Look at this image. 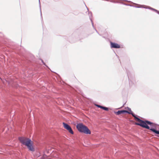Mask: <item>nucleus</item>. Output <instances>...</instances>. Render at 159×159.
Segmentation results:
<instances>
[{
  "mask_svg": "<svg viewBox=\"0 0 159 159\" xmlns=\"http://www.w3.org/2000/svg\"><path fill=\"white\" fill-rule=\"evenodd\" d=\"M127 113L129 114H131L132 116L139 123H135V124L136 125H139L143 128H145L148 129H150V128L149 126L148 125H150L153 126L154 125V124L153 123L151 122L150 121L146 120V121H143L138 117H137L132 112V111L130 110L129 111H128V112H127Z\"/></svg>",
  "mask_w": 159,
  "mask_h": 159,
  "instance_id": "f257e3e1",
  "label": "nucleus"
},
{
  "mask_svg": "<svg viewBox=\"0 0 159 159\" xmlns=\"http://www.w3.org/2000/svg\"><path fill=\"white\" fill-rule=\"evenodd\" d=\"M19 139L21 143L27 147L29 150L31 151H34L33 142L31 139L24 137H19Z\"/></svg>",
  "mask_w": 159,
  "mask_h": 159,
  "instance_id": "f03ea898",
  "label": "nucleus"
},
{
  "mask_svg": "<svg viewBox=\"0 0 159 159\" xmlns=\"http://www.w3.org/2000/svg\"><path fill=\"white\" fill-rule=\"evenodd\" d=\"M76 127L78 130L80 132L86 134H91L90 130L87 126L83 125L82 123L77 124Z\"/></svg>",
  "mask_w": 159,
  "mask_h": 159,
  "instance_id": "7ed1b4c3",
  "label": "nucleus"
},
{
  "mask_svg": "<svg viewBox=\"0 0 159 159\" xmlns=\"http://www.w3.org/2000/svg\"><path fill=\"white\" fill-rule=\"evenodd\" d=\"M122 3L123 4L126 5H127V6H129L131 7H137V8H148V9H151V10H152L153 11H154L156 12L158 14H159V11H158L157 10H156V9H155L154 8H152L151 7H150L145 6V7H144L143 6L139 5V4H135L136 5H139V6H141L138 7L137 6H133V5H131L128 4H125V3Z\"/></svg>",
  "mask_w": 159,
  "mask_h": 159,
  "instance_id": "20e7f679",
  "label": "nucleus"
},
{
  "mask_svg": "<svg viewBox=\"0 0 159 159\" xmlns=\"http://www.w3.org/2000/svg\"><path fill=\"white\" fill-rule=\"evenodd\" d=\"M63 125L64 128L66 129L69 133L71 134H73L74 132L71 127L67 124L64 122L63 123Z\"/></svg>",
  "mask_w": 159,
  "mask_h": 159,
  "instance_id": "39448f33",
  "label": "nucleus"
},
{
  "mask_svg": "<svg viewBox=\"0 0 159 159\" xmlns=\"http://www.w3.org/2000/svg\"><path fill=\"white\" fill-rule=\"evenodd\" d=\"M111 47V48H120V46L118 43L110 42Z\"/></svg>",
  "mask_w": 159,
  "mask_h": 159,
  "instance_id": "423d86ee",
  "label": "nucleus"
},
{
  "mask_svg": "<svg viewBox=\"0 0 159 159\" xmlns=\"http://www.w3.org/2000/svg\"><path fill=\"white\" fill-rule=\"evenodd\" d=\"M88 14H89V19L91 22V23H92V26L94 28V29L95 30L96 32L97 33H98L97 30H96V29L94 27V25H93V20L92 19V18H91V17H92V13L91 12H89V13H88Z\"/></svg>",
  "mask_w": 159,
  "mask_h": 159,
  "instance_id": "0eeeda50",
  "label": "nucleus"
},
{
  "mask_svg": "<svg viewBox=\"0 0 159 159\" xmlns=\"http://www.w3.org/2000/svg\"><path fill=\"white\" fill-rule=\"evenodd\" d=\"M128 112V111L126 110H120L118 111L115 112V114L117 115H119L121 114H123L125 113Z\"/></svg>",
  "mask_w": 159,
  "mask_h": 159,
  "instance_id": "6e6552de",
  "label": "nucleus"
},
{
  "mask_svg": "<svg viewBox=\"0 0 159 159\" xmlns=\"http://www.w3.org/2000/svg\"><path fill=\"white\" fill-rule=\"evenodd\" d=\"M51 156L54 157L58 158V153L56 152H54L51 154Z\"/></svg>",
  "mask_w": 159,
  "mask_h": 159,
  "instance_id": "1a4fd4ad",
  "label": "nucleus"
},
{
  "mask_svg": "<svg viewBox=\"0 0 159 159\" xmlns=\"http://www.w3.org/2000/svg\"><path fill=\"white\" fill-rule=\"evenodd\" d=\"M150 129L153 132H154V133H156L157 134H159V130L157 131V130H156L155 129H152V128Z\"/></svg>",
  "mask_w": 159,
  "mask_h": 159,
  "instance_id": "9d476101",
  "label": "nucleus"
},
{
  "mask_svg": "<svg viewBox=\"0 0 159 159\" xmlns=\"http://www.w3.org/2000/svg\"><path fill=\"white\" fill-rule=\"evenodd\" d=\"M39 6L40 9V15H41V17L42 18V12H41V4H40V0H39Z\"/></svg>",
  "mask_w": 159,
  "mask_h": 159,
  "instance_id": "9b49d317",
  "label": "nucleus"
},
{
  "mask_svg": "<svg viewBox=\"0 0 159 159\" xmlns=\"http://www.w3.org/2000/svg\"><path fill=\"white\" fill-rule=\"evenodd\" d=\"M43 157L45 159H51L50 157H47L46 155L44 156Z\"/></svg>",
  "mask_w": 159,
  "mask_h": 159,
  "instance_id": "f8f14e48",
  "label": "nucleus"
},
{
  "mask_svg": "<svg viewBox=\"0 0 159 159\" xmlns=\"http://www.w3.org/2000/svg\"><path fill=\"white\" fill-rule=\"evenodd\" d=\"M102 109L103 110H105V111H108V108L107 107H103L102 108Z\"/></svg>",
  "mask_w": 159,
  "mask_h": 159,
  "instance_id": "ddd939ff",
  "label": "nucleus"
},
{
  "mask_svg": "<svg viewBox=\"0 0 159 159\" xmlns=\"http://www.w3.org/2000/svg\"><path fill=\"white\" fill-rule=\"evenodd\" d=\"M97 106L98 107L102 109V108L103 107V106L99 105H97Z\"/></svg>",
  "mask_w": 159,
  "mask_h": 159,
  "instance_id": "4468645a",
  "label": "nucleus"
},
{
  "mask_svg": "<svg viewBox=\"0 0 159 159\" xmlns=\"http://www.w3.org/2000/svg\"><path fill=\"white\" fill-rule=\"evenodd\" d=\"M43 64L49 69V68L48 67V66L46 65V64L45 63H43Z\"/></svg>",
  "mask_w": 159,
  "mask_h": 159,
  "instance_id": "2eb2a0df",
  "label": "nucleus"
},
{
  "mask_svg": "<svg viewBox=\"0 0 159 159\" xmlns=\"http://www.w3.org/2000/svg\"><path fill=\"white\" fill-rule=\"evenodd\" d=\"M110 2H115L113 0H110Z\"/></svg>",
  "mask_w": 159,
  "mask_h": 159,
  "instance_id": "dca6fc26",
  "label": "nucleus"
},
{
  "mask_svg": "<svg viewBox=\"0 0 159 159\" xmlns=\"http://www.w3.org/2000/svg\"><path fill=\"white\" fill-rule=\"evenodd\" d=\"M41 61H42V62L43 63H43H44L42 59H41Z\"/></svg>",
  "mask_w": 159,
  "mask_h": 159,
  "instance_id": "f3484780",
  "label": "nucleus"
},
{
  "mask_svg": "<svg viewBox=\"0 0 159 159\" xmlns=\"http://www.w3.org/2000/svg\"><path fill=\"white\" fill-rule=\"evenodd\" d=\"M86 8H87L88 11L89 10L88 8L86 6Z\"/></svg>",
  "mask_w": 159,
  "mask_h": 159,
  "instance_id": "a211bd4d",
  "label": "nucleus"
}]
</instances>
